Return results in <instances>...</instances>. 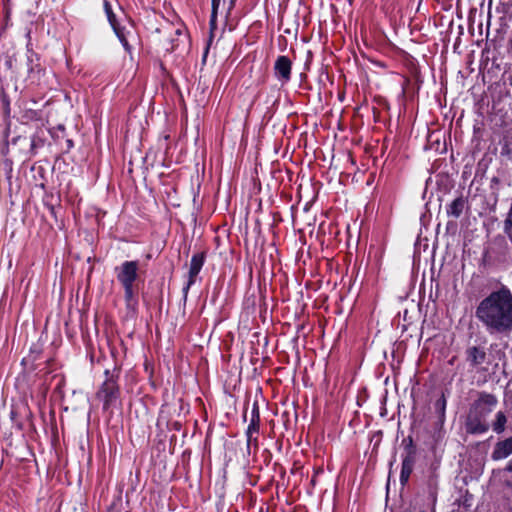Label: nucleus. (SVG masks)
<instances>
[{
	"label": "nucleus",
	"mask_w": 512,
	"mask_h": 512,
	"mask_svg": "<svg viewBox=\"0 0 512 512\" xmlns=\"http://www.w3.org/2000/svg\"><path fill=\"white\" fill-rule=\"evenodd\" d=\"M115 34L117 35L118 39L122 43L123 47L126 51H130V45L128 43V40L126 38V34L124 32V29L120 28L119 25L116 23L115 26H112Z\"/></svg>",
	"instance_id": "dca6fc26"
},
{
	"label": "nucleus",
	"mask_w": 512,
	"mask_h": 512,
	"mask_svg": "<svg viewBox=\"0 0 512 512\" xmlns=\"http://www.w3.org/2000/svg\"><path fill=\"white\" fill-rule=\"evenodd\" d=\"M259 431V424L254 418H252L250 424L248 425L246 436H247V448L250 449L252 445L257 447V437H254Z\"/></svg>",
	"instance_id": "ddd939ff"
},
{
	"label": "nucleus",
	"mask_w": 512,
	"mask_h": 512,
	"mask_svg": "<svg viewBox=\"0 0 512 512\" xmlns=\"http://www.w3.org/2000/svg\"><path fill=\"white\" fill-rule=\"evenodd\" d=\"M413 467H414V457L409 454L402 460L401 472H400V482L402 485H404L408 482L409 477L413 471Z\"/></svg>",
	"instance_id": "9d476101"
},
{
	"label": "nucleus",
	"mask_w": 512,
	"mask_h": 512,
	"mask_svg": "<svg viewBox=\"0 0 512 512\" xmlns=\"http://www.w3.org/2000/svg\"><path fill=\"white\" fill-rule=\"evenodd\" d=\"M234 3H235V0H230V3L228 5L227 11H226V17H228V15L230 14V11L234 7Z\"/></svg>",
	"instance_id": "4be33fe9"
},
{
	"label": "nucleus",
	"mask_w": 512,
	"mask_h": 512,
	"mask_svg": "<svg viewBox=\"0 0 512 512\" xmlns=\"http://www.w3.org/2000/svg\"><path fill=\"white\" fill-rule=\"evenodd\" d=\"M512 454V436L496 443L493 452V460H502Z\"/></svg>",
	"instance_id": "6e6552de"
},
{
	"label": "nucleus",
	"mask_w": 512,
	"mask_h": 512,
	"mask_svg": "<svg viewBox=\"0 0 512 512\" xmlns=\"http://www.w3.org/2000/svg\"><path fill=\"white\" fill-rule=\"evenodd\" d=\"M464 208L465 200L462 197H458L447 206L446 211L448 216L459 218L462 215Z\"/></svg>",
	"instance_id": "9b49d317"
},
{
	"label": "nucleus",
	"mask_w": 512,
	"mask_h": 512,
	"mask_svg": "<svg viewBox=\"0 0 512 512\" xmlns=\"http://www.w3.org/2000/svg\"><path fill=\"white\" fill-rule=\"evenodd\" d=\"M124 289V298L126 302L127 308L133 309L135 305L137 304V301L135 299V290L134 285H126L122 286Z\"/></svg>",
	"instance_id": "2eb2a0df"
},
{
	"label": "nucleus",
	"mask_w": 512,
	"mask_h": 512,
	"mask_svg": "<svg viewBox=\"0 0 512 512\" xmlns=\"http://www.w3.org/2000/svg\"><path fill=\"white\" fill-rule=\"evenodd\" d=\"M507 423V417L504 412L499 411L496 413L495 421L492 423V429L495 433L501 434L505 430V425Z\"/></svg>",
	"instance_id": "4468645a"
},
{
	"label": "nucleus",
	"mask_w": 512,
	"mask_h": 512,
	"mask_svg": "<svg viewBox=\"0 0 512 512\" xmlns=\"http://www.w3.org/2000/svg\"><path fill=\"white\" fill-rule=\"evenodd\" d=\"M275 74L283 82H288L291 75V61L286 56H279L275 62Z\"/></svg>",
	"instance_id": "0eeeda50"
},
{
	"label": "nucleus",
	"mask_w": 512,
	"mask_h": 512,
	"mask_svg": "<svg viewBox=\"0 0 512 512\" xmlns=\"http://www.w3.org/2000/svg\"><path fill=\"white\" fill-rule=\"evenodd\" d=\"M40 145H42L41 141L39 139H37L36 137H33L31 139V150H35L37 147H39Z\"/></svg>",
	"instance_id": "aec40b11"
},
{
	"label": "nucleus",
	"mask_w": 512,
	"mask_h": 512,
	"mask_svg": "<svg viewBox=\"0 0 512 512\" xmlns=\"http://www.w3.org/2000/svg\"><path fill=\"white\" fill-rule=\"evenodd\" d=\"M467 426L468 430L474 434H483L489 429V425L485 421H482L480 418L476 417L469 418Z\"/></svg>",
	"instance_id": "f8f14e48"
},
{
	"label": "nucleus",
	"mask_w": 512,
	"mask_h": 512,
	"mask_svg": "<svg viewBox=\"0 0 512 512\" xmlns=\"http://www.w3.org/2000/svg\"><path fill=\"white\" fill-rule=\"evenodd\" d=\"M507 470H508V471H510V472H512V460H510V461L508 462Z\"/></svg>",
	"instance_id": "5701e85b"
},
{
	"label": "nucleus",
	"mask_w": 512,
	"mask_h": 512,
	"mask_svg": "<svg viewBox=\"0 0 512 512\" xmlns=\"http://www.w3.org/2000/svg\"><path fill=\"white\" fill-rule=\"evenodd\" d=\"M434 407L436 412L439 414L441 421H443L446 410V398L444 395H441V397L436 400Z\"/></svg>",
	"instance_id": "f3484780"
},
{
	"label": "nucleus",
	"mask_w": 512,
	"mask_h": 512,
	"mask_svg": "<svg viewBox=\"0 0 512 512\" xmlns=\"http://www.w3.org/2000/svg\"><path fill=\"white\" fill-rule=\"evenodd\" d=\"M119 395V386L113 377L107 378L96 394L97 398L103 402L104 410L115 407Z\"/></svg>",
	"instance_id": "f03ea898"
},
{
	"label": "nucleus",
	"mask_w": 512,
	"mask_h": 512,
	"mask_svg": "<svg viewBox=\"0 0 512 512\" xmlns=\"http://www.w3.org/2000/svg\"><path fill=\"white\" fill-rule=\"evenodd\" d=\"M478 320L490 332L512 331V292L506 286L491 292L478 304L475 312Z\"/></svg>",
	"instance_id": "f257e3e1"
},
{
	"label": "nucleus",
	"mask_w": 512,
	"mask_h": 512,
	"mask_svg": "<svg viewBox=\"0 0 512 512\" xmlns=\"http://www.w3.org/2000/svg\"><path fill=\"white\" fill-rule=\"evenodd\" d=\"M104 10H105V13L107 15L110 25L115 26V24L117 23L116 16L112 11L111 5L107 1L104 2Z\"/></svg>",
	"instance_id": "a211bd4d"
},
{
	"label": "nucleus",
	"mask_w": 512,
	"mask_h": 512,
	"mask_svg": "<svg viewBox=\"0 0 512 512\" xmlns=\"http://www.w3.org/2000/svg\"><path fill=\"white\" fill-rule=\"evenodd\" d=\"M497 403L498 400L494 395L481 393L474 404V408L479 413L480 417H486L492 412Z\"/></svg>",
	"instance_id": "39448f33"
},
{
	"label": "nucleus",
	"mask_w": 512,
	"mask_h": 512,
	"mask_svg": "<svg viewBox=\"0 0 512 512\" xmlns=\"http://www.w3.org/2000/svg\"><path fill=\"white\" fill-rule=\"evenodd\" d=\"M27 70L32 82L38 81L44 72L39 63V56L29 48L27 49Z\"/></svg>",
	"instance_id": "423d86ee"
},
{
	"label": "nucleus",
	"mask_w": 512,
	"mask_h": 512,
	"mask_svg": "<svg viewBox=\"0 0 512 512\" xmlns=\"http://www.w3.org/2000/svg\"><path fill=\"white\" fill-rule=\"evenodd\" d=\"M138 270V261H124L115 268L116 278L122 286L133 285L138 278Z\"/></svg>",
	"instance_id": "7ed1b4c3"
},
{
	"label": "nucleus",
	"mask_w": 512,
	"mask_h": 512,
	"mask_svg": "<svg viewBox=\"0 0 512 512\" xmlns=\"http://www.w3.org/2000/svg\"><path fill=\"white\" fill-rule=\"evenodd\" d=\"M224 8L225 3L222 0H212V11L213 14H218L220 7Z\"/></svg>",
	"instance_id": "6ab92c4d"
},
{
	"label": "nucleus",
	"mask_w": 512,
	"mask_h": 512,
	"mask_svg": "<svg viewBox=\"0 0 512 512\" xmlns=\"http://www.w3.org/2000/svg\"><path fill=\"white\" fill-rule=\"evenodd\" d=\"M467 361L471 366L476 367L482 363H484L486 359V352L483 348L480 347H469L466 351Z\"/></svg>",
	"instance_id": "1a4fd4ad"
},
{
	"label": "nucleus",
	"mask_w": 512,
	"mask_h": 512,
	"mask_svg": "<svg viewBox=\"0 0 512 512\" xmlns=\"http://www.w3.org/2000/svg\"><path fill=\"white\" fill-rule=\"evenodd\" d=\"M205 262V256L203 253L194 254L190 260V266L188 271V280L182 289L183 299L187 300L188 292L190 287L196 282V278L200 273Z\"/></svg>",
	"instance_id": "20e7f679"
},
{
	"label": "nucleus",
	"mask_w": 512,
	"mask_h": 512,
	"mask_svg": "<svg viewBox=\"0 0 512 512\" xmlns=\"http://www.w3.org/2000/svg\"><path fill=\"white\" fill-rule=\"evenodd\" d=\"M216 20H217V14H213L211 13V17H210V28L211 30L213 31L214 29H216Z\"/></svg>",
	"instance_id": "412c9836"
}]
</instances>
